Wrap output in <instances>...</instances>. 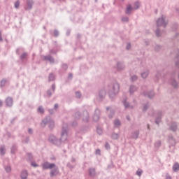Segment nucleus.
<instances>
[{
    "label": "nucleus",
    "mask_w": 179,
    "mask_h": 179,
    "mask_svg": "<svg viewBox=\"0 0 179 179\" xmlns=\"http://www.w3.org/2000/svg\"><path fill=\"white\" fill-rule=\"evenodd\" d=\"M143 174V171L141 169H138L136 171V176H141Z\"/></svg>",
    "instance_id": "9b49d317"
},
{
    "label": "nucleus",
    "mask_w": 179,
    "mask_h": 179,
    "mask_svg": "<svg viewBox=\"0 0 179 179\" xmlns=\"http://www.w3.org/2000/svg\"><path fill=\"white\" fill-rule=\"evenodd\" d=\"M148 128H150V126H149V125L148 126Z\"/></svg>",
    "instance_id": "49530a36"
},
{
    "label": "nucleus",
    "mask_w": 179,
    "mask_h": 179,
    "mask_svg": "<svg viewBox=\"0 0 179 179\" xmlns=\"http://www.w3.org/2000/svg\"><path fill=\"white\" fill-rule=\"evenodd\" d=\"M58 174V169L55 168L54 171H51L50 176L51 177H55Z\"/></svg>",
    "instance_id": "7ed1b4c3"
},
{
    "label": "nucleus",
    "mask_w": 179,
    "mask_h": 179,
    "mask_svg": "<svg viewBox=\"0 0 179 179\" xmlns=\"http://www.w3.org/2000/svg\"><path fill=\"white\" fill-rule=\"evenodd\" d=\"M165 179H171V176L169 175V173H166V175H165Z\"/></svg>",
    "instance_id": "412c9836"
},
{
    "label": "nucleus",
    "mask_w": 179,
    "mask_h": 179,
    "mask_svg": "<svg viewBox=\"0 0 179 179\" xmlns=\"http://www.w3.org/2000/svg\"><path fill=\"white\" fill-rule=\"evenodd\" d=\"M10 170H11V169H10V166H8V167L6 168V171L8 172V173H9L10 171Z\"/></svg>",
    "instance_id": "b1692460"
},
{
    "label": "nucleus",
    "mask_w": 179,
    "mask_h": 179,
    "mask_svg": "<svg viewBox=\"0 0 179 179\" xmlns=\"http://www.w3.org/2000/svg\"><path fill=\"white\" fill-rule=\"evenodd\" d=\"M157 26H166V22H164V17H162V19H159L157 22Z\"/></svg>",
    "instance_id": "f03ea898"
},
{
    "label": "nucleus",
    "mask_w": 179,
    "mask_h": 179,
    "mask_svg": "<svg viewBox=\"0 0 179 179\" xmlns=\"http://www.w3.org/2000/svg\"><path fill=\"white\" fill-rule=\"evenodd\" d=\"M6 105H8V106H13V99H12V98L6 99Z\"/></svg>",
    "instance_id": "20e7f679"
},
{
    "label": "nucleus",
    "mask_w": 179,
    "mask_h": 179,
    "mask_svg": "<svg viewBox=\"0 0 179 179\" xmlns=\"http://www.w3.org/2000/svg\"><path fill=\"white\" fill-rule=\"evenodd\" d=\"M120 125V122L119 120H115V126L118 127Z\"/></svg>",
    "instance_id": "6ab92c4d"
},
{
    "label": "nucleus",
    "mask_w": 179,
    "mask_h": 179,
    "mask_svg": "<svg viewBox=\"0 0 179 179\" xmlns=\"http://www.w3.org/2000/svg\"><path fill=\"white\" fill-rule=\"evenodd\" d=\"M55 36H57V32H55Z\"/></svg>",
    "instance_id": "37998d69"
},
{
    "label": "nucleus",
    "mask_w": 179,
    "mask_h": 179,
    "mask_svg": "<svg viewBox=\"0 0 179 179\" xmlns=\"http://www.w3.org/2000/svg\"><path fill=\"white\" fill-rule=\"evenodd\" d=\"M123 22H128V17H125L122 18Z\"/></svg>",
    "instance_id": "a878e982"
},
{
    "label": "nucleus",
    "mask_w": 179,
    "mask_h": 179,
    "mask_svg": "<svg viewBox=\"0 0 179 179\" xmlns=\"http://www.w3.org/2000/svg\"><path fill=\"white\" fill-rule=\"evenodd\" d=\"M27 171H23L22 173H21V178L27 179Z\"/></svg>",
    "instance_id": "39448f33"
},
{
    "label": "nucleus",
    "mask_w": 179,
    "mask_h": 179,
    "mask_svg": "<svg viewBox=\"0 0 179 179\" xmlns=\"http://www.w3.org/2000/svg\"><path fill=\"white\" fill-rule=\"evenodd\" d=\"M113 89H114V92L115 93H118L119 89H120L119 85L118 84H115L114 87H113Z\"/></svg>",
    "instance_id": "423d86ee"
},
{
    "label": "nucleus",
    "mask_w": 179,
    "mask_h": 179,
    "mask_svg": "<svg viewBox=\"0 0 179 179\" xmlns=\"http://www.w3.org/2000/svg\"><path fill=\"white\" fill-rule=\"evenodd\" d=\"M112 138L113 139L118 138V135L117 134H113V135H112Z\"/></svg>",
    "instance_id": "aec40b11"
},
{
    "label": "nucleus",
    "mask_w": 179,
    "mask_h": 179,
    "mask_svg": "<svg viewBox=\"0 0 179 179\" xmlns=\"http://www.w3.org/2000/svg\"><path fill=\"white\" fill-rule=\"evenodd\" d=\"M27 58V54L24 53L20 56L21 59H26Z\"/></svg>",
    "instance_id": "f8f14e48"
},
{
    "label": "nucleus",
    "mask_w": 179,
    "mask_h": 179,
    "mask_svg": "<svg viewBox=\"0 0 179 179\" xmlns=\"http://www.w3.org/2000/svg\"><path fill=\"white\" fill-rule=\"evenodd\" d=\"M55 79V76L53 74H50L49 76V81H52Z\"/></svg>",
    "instance_id": "2eb2a0df"
},
{
    "label": "nucleus",
    "mask_w": 179,
    "mask_h": 179,
    "mask_svg": "<svg viewBox=\"0 0 179 179\" xmlns=\"http://www.w3.org/2000/svg\"><path fill=\"white\" fill-rule=\"evenodd\" d=\"M0 41H2V36L1 35V32H0Z\"/></svg>",
    "instance_id": "e433bc0d"
},
{
    "label": "nucleus",
    "mask_w": 179,
    "mask_h": 179,
    "mask_svg": "<svg viewBox=\"0 0 179 179\" xmlns=\"http://www.w3.org/2000/svg\"><path fill=\"white\" fill-rule=\"evenodd\" d=\"M45 122H46V120H43V124H45Z\"/></svg>",
    "instance_id": "a19ab883"
},
{
    "label": "nucleus",
    "mask_w": 179,
    "mask_h": 179,
    "mask_svg": "<svg viewBox=\"0 0 179 179\" xmlns=\"http://www.w3.org/2000/svg\"><path fill=\"white\" fill-rule=\"evenodd\" d=\"M176 81H174V83H173V84H172V85H173L176 87Z\"/></svg>",
    "instance_id": "4c0bfd02"
},
{
    "label": "nucleus",
    "mask_w": 179,
    "mask_h": 179,
    "mask_svg": "<svg viewBox=\"0 0 179 179\" xmlns=\"http://www.w3.org/2000/svg\"><path fill=\"white\" fill-rule=\"evenodd\" d=\"M69 77H72V76H71V75H69Z\"/></svg>",
    "instance_id": "a18cd8bd"
},
{
    "label": "nucleus",
    "mask_w": 179,
    "mask_h": 179,
    "mask_svg": "<svg viewBox=\"0 0 179 179\" xmlns=\"http://www.w3.org/2000/svg\"><path fill=\"white\" fill-rule=\"evenodd\" d=\"M171 130L173 131H175L176 130V126L174 125L173 127H171Z\"/></svg>",
    "instance_id": "2f4dec72"
},
{
    "label": "nucleus",
    "mask_w": 179,
    "mask_h": 179,
    "mask_svg": "<svg viewBox=\"0 0 179 179\" xmlns=\"http://www.w3.org/2000/svg\"><path fill=\"white\" fill-rule=\"evenodd\" d=\"M46 61H49L50 62H54V58L51 57V56H48L45 57Z\"/></svg>",
    "instance_id": "1a4fd4ad"
},
{
    "label": "nucleus",
    "mask_w": 179,
    "mask_h": 179,
    "mask_svg": "<svg viewBox=\"0 0 179 179\" xmlns=\"http://www.w3.org/2000/svg\"><path fill=\"white\" fill-rule=\"evenodd\" d=\"M108 148H109V145L108 144L106 143V148L108 149Z\"/></svg>",
    "instance_id": "ea45409f"
},
{
    "label": "nucleus",
    "mask_w": 179,
    "mask_h": 179,
    "mask_svg": "<svg viewBox=\"0 0 179 179\" xmlns=\"http://www.w3.org/2000/svg\"><path fill=\"white\" fill-rule=\"evenodd\" d=\"M96 154H98V155L100 154V150H96Z\"/></svg>",
    "instance_id": "c9c22d12"
},
{
    "label": "nucleus",
    "mask_w": 179,
    "mask_h": 179,
    "mask_svg": "<svg viewBox=\"0 0 179 179\" xmlns=\"http://www.w3.org/2000/svg\"><path fill=\"white\" fill-rule=\"evenodd\" d=\"M129 48H131V45H130V44H128V45H127V50H129Z\"/></svg>",
    "instance_id": "473e14b6"
},
{
    "label": "nucleus",
    "mask_w": 179,
    "mask_h": 179,
    "mask_svg": "<svg viewBox=\"0 0 179 179\" xmlns=\"http://www.w3.org/2000/svg\"><path fill=\"white\" fill-rule=\"evenodd\" d=\"M31 165L33 166L34 167H37L38 166V165L36 164H35V162H32L31 164Z\"/></svg>",
    "instance_id": "bb28decb"
},
{
    "label": "nucleus",
    "mask_w": 179,
    "mask_h": 179,
    "mask_svg": "<svg viewBox=\"0 0 179 179\" xmlns=\"http://www.w3.org/2000/svg\"><path fill=\"white\" fill-rule=\"evenodd\" d=\"M99 118V115H94V121H97Z\"/></svg>",
    "instance_id": "393cba45"
},
{
    "label": "nucleus",
    "mask_w": 179,
    "mask_h": 179,
    "mask_svg": "<svg viewBox=\"0 0 179 179\" xmlns=\"http://www.w3.org/2000/svg\"><path fill=\"white\" fill-rule=\"evenodd\" d=\"M1 153L3 155L5 154V148H3V147L1 148Z\"/></svg>",
    "instance_id": "4be33fe9"
},
{
    "label": "nucleus",
    "mask_w": 179,
    "mask_h": 179,
    "mask_svg": "<svg viewBox=\"0 0 179 179\" xmlns=\"http://www.w3.org/2000/svg\"><path fill=\"white\" fill-rule=\"evenodd\" d=\"M132 90H136V87L134 86H131L130 88V91L132 92Z\"/></svg>",
    "instance_id": "c756f323"
},
{
    "label": "nucleus",
    "mask_w": 179,
    "mask_h": 179,
    "mask_svg": "<svg viewBox=\"0 0 179 179\" xmlns=\"http://www.w3.org/2000/svg\"><path fill=\"white\" fill-rule=\"evenodd\" d=\"M138 8H139V3L136 2V3H134V9H138Z\"/></svg>",
    "instance_id": "f3484780"
},
{
    "label": "nucleus",
    "mask_w": 179,
    "mask_h": 179,
    "mask_svg": "<svg viewBox=\"0 0 179 179\" xmlns=\"http://www.w3.org/2000/svg\"><path fill=\"white\" fill-rule=\"evenodd\" d=\"M53 168H55V164H50L49 162H45L43 164V169H52Z\"/></svg>",
    "instance_id": "f257e3e1"
},
{
    "label": "nucleus",
    "mask_w": 179,
    "mask_h": 179,
    "mask_svg": "<svg viewBox=\"0 0 179 179\" xmlns=\"http://www.w3.org/2000/svg\"><path fill=\"white\" fill-rule=\"evenodd\" d=\"M132 6H131V5H129V6H127V10H126V13H127V14H129V13H131V11L132 10Z\"/></svg>",
    "instance_id": "6e6552de"
},
{
    "label": "nucleus",
    "mask_w": 179,
    "mask_h": 179,
    "mask_svg": "<svg viewBox=\"0 0 179 179\" xmlns=\"http://www.w3.org/2000/svg\"><path fill=\"white\" fill-rule=\"evenodd\" d=\"M29 134H31V129H29Z\"/></svg>",
    "instance_id": "79ce46f5"
},
{
    "label": "nucleus",
    "mask_w": 179,
    "mask_h": 179,
    "mask_svg": "<svg viewBox=\"0 0 179 179\" xmlns=\"http://www.w3.org/2000/svg\"><path fill=\"white\" fill-rule=\"evenodd\" d=\"M96 113H99V110H96Z\"/></svg>",
    "instance_id": "c03bdc74"
},
{
    "label": "nucleus",
    "mask_w": 179,
    "mask_h": 179,
    "mask_svg": "<svg viewBox=\"0 0 179 179\" xmlns=\"http://www.w3.org/2000/svg\"><path fill=\"white\" fill-rule=\"evenodd\" d=\"M124 108H128L129 106V103L127 102H124Z\"/></svg>",
    "instance_id": "cd10ccee"
},
{
    "label": "nucleus",
    "mask_w": 179,
    "mask_h": 179,
    "mask_svg": "<svg viewBox=\"0 0 179 179\" xmlns=\"http://www.w3.org/2000/svg\"><path fill=\"white\" fill-rule=\"evenodd\" d=\"M90 176H94L95 169H90Z\"/></svg>",
    "instance_id": "9d476101"
},
{
    "label": "nucleus",
    "mask_w": 179,
    "mask_h": 179,
    "mask_svg": "<svg viewBox=\"0 0 179 179\" xmlns=\"http://www.w3.org/2000/svg\"><path fill=\"white\" fill-rule=\"evenodd\" d=\"M173 171L177 172L179 171V164L178 163H175V164L173 165Z\"/></svg>",
    "instance_id": "0eeeda50"
},
{
    "label": "nucleus",
    "mask_w": 179,
    "mask_h": 179,
    "mask_svg": "<svg viewBox=\"0 0 179 179\" xmlns=\"http://www.w3.org/2000/svg\"><path fill=\"white\" fill-rule=\"evenodd\" d=\"M38 111H39V113H44L43 108L40 106L39 108H38Z\"/></svg>",
    "instance_id": "a211bd4d"
},
{
    "label": "nucleus",
    "mask_w": 179,
    "mask_h": 179,
    "mask_svg": "<svg viewBox=\"0 0 179 179\" xmlns=\"http://www.w3.org/2000/svg\"><path fill=\"white\" fill-rule=\"evenodd\" d=\"M131 80L133 81L137 80V76H133V77H131Z\"/></svg>",
    "instance_id": "5701e85b"
},
{
    "label": "nucleus",
    "mask_w": 179,
    "mask_h": 179,
    "mask_svg": "<svg viewBox=\"0 0 179 179\" xmlns=\"http://www.w3.org/2000/svg\"><path fill=\"white\" fill-rule=\"evenodd\" d=\"M20 6V1H17L15 3V8H19V6Z\"/></svg>",
    "instance_id": "4468645a"
},
{
    "label": "nucleus",
    "mask_w": 179,
    "mask_h": 179,
    "mask_svg": "<svg viewBox=\"0 0 179 179\" xmlns=\"http://www.w3.org/2000/svg\"><path fill=\"white\" fill-rule=\"evenodd\" d=\"M97 133L99 134H102V130L100 129H97Z\"/></svg>",
    "instance_id": "c85d7f7f"
},
{
    "label": "nucleus",
    "mask_w": 179,
    "mask_h": 179,
    "mask_svg": "<svg viewBox=\"0 0 179 179\" xmlns=\"http://www.w3.org/2000/svg\"><path fill=\"white\" fill-rule=\"evenodd\" d=\"M28 5H33V2L31 1H29V3Z\"/></svg>",
    "instance_id": "f704fd0d"
},
{
    "label": "nucleus",
    "mask_w": 179,
    "mask_h": 179,
    "mask_svg": "<svg viewBox=\"0 0 179 179\" xmlns=\"http://www.w3.org/2000/svg\"><path fill=\"white\" fill-rule=\"evenodd\" d=\"M148 72H144L141 74V77H143V78L145 79L148 77Z\"/></svg>",
    "instance_id": "ddd939ff"
},
{
    "label": "nucleus",
    "mask_w": 179,
    "mask_h": 179,
    "mask_svg": "<svg viewBox=\"0 0 179 179\" xmlns=\"http://www.w3.org/2000/svg\"><path fill=\"white\" fill-rule=\"evenodd\" d=\"M58 108V105H55V108L57 109Z\"/></svg>",
    "instance_id": "58836bf2"
},
{
    "label": "nucleus",
    "mask_w": 179,
    "mask_h": 179,
    "mask_svg": "<svg viewBox=\"0 0 179 179\" xmlns=\"http://www.w3.org/2000/svg\"><path fill=\"white\" fill-rule=\"evenodd\" d=\"M159 30H157V31H156V35H157V36H160V35L159 34Z\"/></svg>",
    "instance_id": "72a5a7b5"
},
{
    "label": "nucleus",
    "mask_w": 179,
    "mask_h": 179,
    "mask_svg": "<svg viewBox=\"0 0 179 179\" xmlns=\"http://www.w3.org/2000/svg\"><path fill=\"white\" fill-rule=\"evenodd\" d=\"M76 97H80V93L76 92Z\"/></svg>",
    "instance_id": "7c9ffc66"
},
{
    "label": "nucleus",
    "mask_w": 179,
    "mask_h": 179,
    "mask_svg": "<svg viewBox=\"0 0 179 179\" xmlns=\"http://www.w3.org/2000/svg\"><path fill=\"white\" fill-rule=\"evenodd\" d=\"M8 83V81L6 79H3V80H1V87L5 86V85Z\"/></svg>",
    "instance_id": "dca6fc26"
}]
</instances>
